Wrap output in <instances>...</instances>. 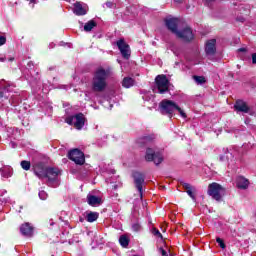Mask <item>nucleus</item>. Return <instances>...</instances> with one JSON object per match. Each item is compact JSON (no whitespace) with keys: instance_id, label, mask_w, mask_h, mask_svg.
Here are the masks:
<instances>
[{"instance_id":"36","label":"nucleus","mask_w":256,"mask_h":256,"mask_svg":"<svg viewBox=\"0 0 256 256\" xmlns=\"http://www.w3.org/2000/svg\"><path fill=\"white\" fill-rule=\"evenodd\" d=\"M103 9H105V7H107V9H113L115 7V4L113 2H106L102 5Z\"/></svg>"},{"instance_id":"1","label":"nucleus","mask_w":256,"mask_h":256,"mask_svg":"<svg viewBox=\"0 0 256 256\" xmlns=\"http://www.w3.org/2000/svg\"><path fill=\"white\" fill-rule=\"evenodd\" d=\"M111 72L109 69L100 67L94 71L91 89L85 90L84 100L85 101H95V93H103L107 89V79H109Z\"/></svg>"},{"instance_id":"21","label":"nucleus","mask_w":256,"mask_h":256,"mask_svg":"<svg viewBox=\"0 0 256 256\" xmlns=\"http://www.w3.org/2000/svg\"><path fill=\"white\" fill-rule=\"evenodd\" d=\"M7 135L9 139H21V131H19V128H7Z\"/></svg>"},{"instance_id":"26","label":"nucleus","mask_w":256,"mask_h":256,"mask_svg":"<svg viewBox=\"0 0 256 256\" xmlns=\"http://www.w3.org/2000/svg\"><path fill=\"white\" fill-rule=\"evenodd\" d=\"M133 85H135V79H133L131 77H125L122 80V87H124L125 89H131V87H133Z\"/></svg>"},{"instance_id":"55","label":"nucleus","mask_w":256,"mask_h":256,"mask_svg":"<svg viewBox=\"0 0 256 256\" xmlns=\"http://www.w3.org/2000/svg\"><path fill=\"white\" fill-rule=\"evenodd\" d=\"M49 70H50V71L53 70V67H50Z\"/></svg>"},{"instance_id":"30","label":"nucleus","mask_w":256,"mask_h":256,"mask_svg":"<svg viewBox=\"0 0 256 256\" xmlns=\"http://www.w3.org/2000/svg\"><path fill=\"white\" fill-rule=\"evenodd\" d=\"M142 99L143 101H153V99H155V96H153V94H151L150 92H145L142 95Z\"/></svg>"},{"instance_id":"37","label":"nucleus","mask_w":256,"mask_h":256,"mask_svg":"<svg viewBox=\"0 0 256 256\" xmlns=\"http://www.w3.org/2000/svg\"><path fill=\"white\" fill-rule=\"evenodd\" d=\"M216 242L218 243L219 247H221V249H225L226 245L225 242L223 241V239L221 238H216Z\"/></svg>"},{"instance_id":"43","label":"nucleus","mask_w":256,"mask_h":256,"mask_svg":"<svg viewBox=\"0 0 256 256\" xmlns=\"http://www.w3.org/2000/svg\"><path fill=\"white\" fill-rule=\"evenodd\" d=\"M0 202L3 204L9 203V198H0Z\"/></svg>"},{"instance_id":"52","label":"nucleus","mask_w":256,"mask_h":256,"mask_svg":"<svg viewBox=\"0 0 256 256\" xmlns=\"http://www.w3.org/2000/svg\"><path fill=\"white\" fill-rule=\"evenodd\" d=\"M239 51L243 52L245 51V48H240Z\"/></svg>"},{"instance_id":"48","label":"nucleus","mask_w":256,"mask_h":256,"mask_svg":"<svg viewBox=\"0 0 256 256\" xmlns=\"http://www.w3.org/2000/svg\"><path fill=\"white\" fill-rule=\"evenodd\" d=\"M49 225H50L51 227H53V225H55V222L53 221V219H50V220H49Z\"/></svg>"},{"instance_id":"10","label":"nucleus","mask_w":256,"mask_h":256,"mask_svg":"<svg viewBox=\"0 0 256 256\" xmlns=\"http://www.w3.org/2000/svg\"><path fill=\"white\" fill-rule=\"evenodd\" d=\"M68 158L76 165H85V154L79 149H73L68 153Z\"/></svg>"},{"instance_id":"4","label":"nucleus","mask_w":256,"mask_h":256,"mask_svg":"<svg viewBox=\"0 0 256 256\" xmlns=\"http://www.w3.org/2000/svg\"><path fill=\"white\" fill-rule=\"evenodd\" d=\"M22 75H24L30 87H32L33 93H37V90L41 89V78L39 77V73L35 70V64L31 61H29L27 67L22 70Z\"/></svg>"},{"instance_id":"28","label":"nucleus","mask_w":256,"mask_h":256,"mask_svg":"<svg viewBox=\"0 0 256 256\" xmlns=\"http://www.w3.org/2000/svg\"><path fill=\"white\" fill-rule=\"evenodd\" d=\"M51 89H55V87H53L49 82L42 83V93L44 95H47V93H49V91H51Z\"/></svg>"},{"instance_id":"16","label":"nucleus","mask_w":256,"mask_h":256,"mask_svg":"<svg viewBox=\"0 0 256 256\" xmlns=\"http://www.w3.org/2000/svg\"><path fill=\"white\" fill-rule=\"evenodd\" d=\"M13 85L6 84L0 87V99H9V93H11Z\"/></svg>"},{"instance_id":"54","label":"nucleus","mask_w":256,"mask_h":256,"mask_svg":"<svg viewBox=\"0 0 256 256\" xmlns=\"http://www.w3.org/2000/svg\"><path fill=\"white\" fill-rule=\"evenodd\" d=\"M109 109H113V104H110V107H109Z\"/></svg>"},{"instance_id":"39","label":"nucleus","mask_w":256,"mask_h":256,"mask_svg":"<svg viewBox=\"0 0 256 256\" xmlns=\"http://www.w3.org/2000/svg\"><path fill=\"white\" fill-rule=\"evenodd\" d=\"M158 251L162 256H169V254L165 251V249H163V247H160Z\"/></svg>"},{"instance_id":"12","label":"nucleus","mask_w":256,"mask_h":256,"mask_svg":"<svg viewBox=\"0 0 256 256\" xmlns=\"http://www.w3.org/2000/svg\"><path fill=\"white\" fill-rule=\"evenodd\" d=\"M135 187L138 190L140 197H143V185L145 184V175L141 172H134L132 175Z\"/></svg>"},{"instance_id":"18","label":"nucleus","mask_w":256,"mask_h":256,"mask_svg":"<svg viewBox=\"0 0 256 256\" xmlns=\"http://www.w3.org/2000/svg\"><path fill=\"white\" fill-rule=\"evenodd\" d=\"M20 233L25 237H31V235H33V226L29 223L22 224L20 227Z\"/></svg>"},{"instance_id":"17","label":"nucleus","mask_w":256,"mask_h":256,"mask_svg":"<svg viewBox=\"0 0 256 256\" xmlns=\"http://www.w3.org/2000/svg\"><path fill=\"white\" fill-rule=\"evenodd\" d=\"M87 203L91 207H97L101 204V198L89 193L87 195Z\"/></svg>"},{"instance_id":"6","label":"nucleus","mask_w":256,"mask_h":256,"mask_svg":"<svg viewBox=\"0 0 256 256\" xmlns=\"http://www.w3.org/2000/svg\"><path fill=\"white\" fill-rule=\"evenodd\" d=\"M155 82L156 84L153 88L154 93H160V95H163L164 93H168L171 88V83L169 82V79H167L166 75H158Z\"/></svg>"},{"instance_id":"19","label":"nucleus","mask_w":256,"mask_h":256,"mask_svg":"<svg viewBox=\"0 0 256 256\" xmlns=\"http://www.w3.org/2000/svg\"><path fill=\"white\" fill-rule=\"evenodd\" d=\"M236 187L238 189H247L249 187V180L243 176H238L236 178Z\"/></svg>"},{"instance_id":"49","label":"nucleus","mask_w":256,"mask_h":256,"mask_svg":"<svg viewBox=\"0 0 256 256\" xmlns=\"http://www.w3.org/2000/svg\"><path fill=\"white\" fill-rule=\"evenodd\" d=\"M5 61V57H0V62L3 63Z\"/></svg>"},{"instance_id":"45","label":"nucleus","mask_w":256,"mask_h":256,"mask_svg":"<svg viewBox=\"0 0 256 256\" xmlns=\"http://www.w3.org/2000/svg\"><path fill=\"white\" fill-rule=\"evenodd\" d=\"M252 63L256 65V53L252 54Z\"/></svg>"},{"instance_id":"42","label":"nucleus","mask_w":256,"mask_h":256,"mask_svg":"<svg viewBox=\"0 0 256 256\" xmlns=\"http://www.w3.org/2000/svg\"><path fill=\"white\" fill-rule=\"evenodd\" d=\"M23 127H29V120H22Z\"/></svg>"},{"instance_id":"13","label":"nucleus","mask_w":256,"mask_h":256,"mask_svg":"<svg viewBox=\"0 0 256 256\" xmlns=\"http://www.w3.org/2000/svg\"><path fill=\"white\" fill-rule=\"evenodd\" d=\"M235 157H237L236 153L229 149H226L224 151V154L220 155V161L222 163H228V165H231V163L235 162Z\"/></svg>"},{"instance_id":"41","label":"nucleus","mask_w":256,"mask_h":256,"mask_svg":"<svg viewBox=\"0 0 256 256\" xmlns=\"http://www.w3.org/2000/svg\"><path fill=\"white\" fill-rule=\"evenodd\" d=\"M9 145H10V147H11L12 149H15V148L17 147V142L11 140L10 143H9Z\"/></svg>"},{"instance_id":"22","label":"nucleus","mask_w":256,"mask_h":256,"mask_svg":"<svg viewBox=\"0 0 256 256\" xmlns=\"http://www.w3.org/2000/svg\"><path fill=\"white\" fill-rule=\"evenodd\" d=\"M84 215L88 223H95L99 219V212L87 211Z\"/></svg>"},{"instance_id":"14","label":"nucleus","mask_w":256,"mask_h":256,"mask_svg":"<svg viewBox=\"0 0 256 256\" xmlns=\"http://www.w3.org/2000/svg\"><path fill=\"white\" fill-rule=\"evenodd\" d=\"M215 45H217V40L215 39H211L206 43L205 52L208 57H211L214 53H216L217 48Z\"/></svg>"},{"instance_id":"32","label":"nucleus","mask_w":256,"mask_h":256,"mask_svg":"<svg viewBox=\"0 0 256 256\" xmlns=\"http://www.w3.org/2000/svg\"><path fill=\"white\" fill-rule=\"evenodd\" d=\"M38 197L39 199H41V201H47V198L49 197V194H47L45 192V190H40L38 193Z\"/></svg>"},{"instance_id":"9","label":"nucleus","mask_w":256,"mask_h":256,"mask_svg":"<svg viewBox=\"0 0 256 256\" xmlns=\"http://www.w3.org/2000/svg\"><path fill=\"white\" fill-rule=\"evenodd\" d=\"M66 123H68V125H73L75 129L81 131V129L85 127V115H83V113H78L70 116L66 119Z\"/></svg>"},{"instance_id":"31","label":"nucleus","mask_w":256,"mask_h":256,"mask_svg":"<svg viewBox=\"0 0 256 256\" xmlns=\"http://www.w3.org/2000/svg\"><path fill=\"white\" fill-rule=\"evenodd\" d=\"M21 167L24 169V171H29L31 169V162L23 160L21 162Z\"/></svg>"},{"instance_id":"2","label":"nucleus","mask_w":256,"mask_h":256,"mask_svg":"<svg viewBox=\"0 0 256 256\" xmlns=\"http://www.w3.org/2000/svg\"><path fill=\"white\" fill-rule=\"evenodd\" d=\"M155 141V135L150 134V135H145L140 137L137 140V143L139 145H144L146 147V152L144 159L148 163H155L156 165H161L164 161L163 157V149H160L159 147L151 144Z\"/></svg>"},{"instance_id":"27","label":"nucleus","mask_w":256,"mask_h":256,"mask_svg":"<svg viewBox=\"0 0 256 256\" xmlns=\"http://www.w3.org/2000/svg\"><path fill=\"white\" fill-rule=\"evenodd\" d=\"M95 27H97V22H95V20H90L84 25V31L89 33L90 31H93Z\"/></svg>"},{"instance_id":"25","label":"nucleus","mask_w":256,"mask_h":256,"mask_svg":"<svg viewBox=\"0 0 256 256\" xmlns=\"http://www.w3.org/2000/svg\"><path fill=\"white\" fill-rule=\"evenodd\" d=\"M35 176L39 179H46L47 178V168H35L34 169Z\"/></svg>"},{"instance_id":"38","label":"nucleus","mask_w":256,"mask_h":256,"mask_svg":"<svg viewBox=\"0 0 256 256\" xmlns=\"http://www.w3.org/2000/svg\"><path fill=\"white\" fill-rule=\"evenodd\" d=\"M5 43H7V38L5 36H0V47L5 45Z\"/></svg>"},{"instance_id":"5","label":"nucleus","mask_w":256,"mask_h":256,"mask_svg":"<svg viewBox=\"0 0 256 256\" xmlns=\"http://www.w3.org/2000/svg\"><path fill=\"white\" fill-rule=\"evenodd\" d=\"M159 111L162 115H168V117H173V113L178 111L183 119H187V114L185 111H183L181 107H178V105L171 100H162L159 104Z\"/></svg>"},{"instance_id":"46","label":"nucleus","mask_w":256,"mask_h":256,"mask_svg":"<svg viewBox=\"0 0 256 256\" xmlns=\"http://www.w3.org/2000/svg\"><path fill=\"white\" fill-rule=\"evenodd\" d=\"M48 47H49V49H54L55 48V43H50Z\"/></svg>"},{"instance_id":"24","label":"nucleus","mask_w":256,"mask_h":256,"mask_svg":"<svg viewBox=\"0 0 256 256\" xmlns=\"http://www.w3.org/2000/svg\"><path fill=\"white\" fill-rule=\"evenodd\" d=\"M0 173L4 179H9V177L13 175V169H11L9 166H4L0 168Z\"/></svg>"},{"instance_id":"53","label":"nucleus","mask_w":256,"mask_h":256,"mask_svg":"<svg viewBox=\"0 0 256 256\" xmlns=\"http://www.w3.org/2000/svg\"><path fill=\"white\" fill-rule=\"evenodd\" d=\"M14 60H15V58H13V57L9 58V61H14Z\"/></svg>"},{"instance_id":"51","label":"nucleus","mask_w":256,"mask_h":256,"mask_svg":"<svg viewBox=\"0 0 256 256\" xmlns=\"http://www.w3.org/2000/svg\"><path fill=\"white\" fill-rule=\"evenodd\" d=\"M91 107H93V109H99V106L91 105Z\"/></svg>"},{"instance_id":"44","label":"nucleus","mask_w":256,"mask_h":256,"mask_svg":"<svg viewBox=\"0 0 256 256\" xmlns=\"http://www.w3.org/2000/svg\"><path fill=\"white\" fill-rule=\"evenodd\" d=\"M57 89H65L67 91V89H69V86L67 85H60L57 87Z\"/></svg>"},{"instance_id":"35","label":"nucleus","mask_w":256,"mask_h":256,"mask_svg":"<svg viewBox=\"0 0 256 256\" xmlns=\"http://www.w3.org/2000/svg\"><path fill=\"white\" fill-rule=\"evenodd\" d=\"M132 230L135 232L141 231V224H139V222L132 224Z\"/></svg>"},{"instance_id":"56","label":"nucleus","mask_w":256,"mask_h":256,"mask_svg":"<svg viewBox=\"0 0 256 256\" xmlns=\"http://www.w3.org/2000/svg\"><path fill=\"white\" fill-rule=\"evenodd\" d=\"M85 167H89V165H88V164H86V165H85Z\"/></svg>"},{"instance_id":"33","label":"nucleus","mask_w":256,"mask_h":256,"mask_svg":"<svg viewBox=\"0 0 256 256\" xmlns=\"http://www.w3.org/2000/svg\"><path fill=\"white\" fill-rule=\"evenodd\" d=\"M194 81H196L198 83V85H203V83H205V77L194 76Z\"/></svg>"},{"instance_id":"20","label":"nucleus","mask_w":256,"mask_h":256,"mask_svg":"<svg viewBox=\"0 0 256 256\" xmlns=\"http://www.w3.org/2000/svg\"><path fill=\"white\" fill-rule=\"evenodd\" d=\"M74 13L75 15H87V7L81 2H76L74 4Z\"/></svg>"},{"instance_id":"15","label":"nucleus","mask_w":256,"mask_h":256,"mask_svg":"<svg viewBox=\"0 0 256 256\" xmlns=\"http://www.w3.org/2000/svg\"><path fill=\"white\" fill-rule=\"evenodd\" d=\"M234 109L238 112V113H249V106H247V103H245L242 100H237L235 105H234Z\"/></svg>"},{"instance_id":"11","label":"nucleus","mask_w":256,"mask_h":256,"mask_svg":"<svg viewBox=\"0 0 256 256\" xmlns=\"http://www.w3.org/2000/svg\"><path fill=\"white\" fill-rule=\"evenodd\" d=\"M116 45L123 57V59H130L131 58V47L129 46V44H127V42H125V39H119L116 42Z\"/></svg>"},{"instance_id":"8","label":"nucleus","mask_w":256,"mask_h":256,"mask_svg":"<svg viewBox=\"0 0 256 256\" xmlns=\"http://www.w3.org/2000/svg\"><path fill=\"white\" fill-rule=\"evenodd\" d=\"M61 171L59 168L49 167L46 171V179H48L47 184L49 187H59V175Z\"/></svg>"},{"instance_id":"23","label":"nucleus","mask_w":256,"mask_h":256,"mask_svg":"<svg viewBox=\"0 0 256 256\" xmlns=\"http://www.w3.org/2000/svg\"><path fill=\"white\" fill-rule=\"evenodd\" d=\"M183 188L186 189L187 195L192 198V200L197 201V198L195 197V187L191 186L189 183H183Z\"/></svg>"},{"instance_id":"34","label":"nucleus","mask_w":256,"mask_h":256,"mask_svg":"<svg viewBox=\"0 0 256 256\" xmlns=\"http://www.w3.org/2000/svg\"><path fill=\"white\" fill-rule=\"evenodd\" d=\"M152 234L155 237H158V239H163V234H161V232L157 228L152 229Z\"/></svg>"},{"instance_id":"7","label":"nucleus","mask_w":256,"mask_h":256,"mask_svg":"<svg viewBox=\"0 0 256 256\" xmlns=\"http://www.w3.org/2000/svg\"><path fill=\"white\" fill-rule=\"evenodd\" d=\"M208 195L215 201H220L225 195V188L217 182H213L208 186Z\"/></svg>"},{"instance_id":"29","label":"nucleus","mask_w":256,"mask_h":256,"mask_svg":"<svg viewBox=\"0 0 256 256\" xmlns=\"http://www.w3.org/2000/svg\"><path fill=\"white\" fill-rule=\"evenodd\" d=\"M119 243L122 247H129V238H127L125 235H122L119 238Z\"/></svg>"},{"instance_id":"47","label":"nucleus","mask_w":256,"mask_h":256,"mask_svg":"<svg viewBox=\"0 0 256 256\" xmlns=\"http://www.w3.org/2000/svg\"><path fill=\"white\" fill-rule=\"evenodd\" d=\"M85 219H86V218L80 216V217H79L80 223H85Z\"/></svg>"},{"instance_id":"40","label":"nucleus","mask_w":256,"mask_h":256,"mask_svg":"<svg viewBox=\"0 0 256 256\" xmlns=\"http://www.w3.org/2000/svg\"><path fill=\"white\" fill-rule=\"evenodd\" d=\"M30 7L33 9L35 7V4L38 3V0H28Z\"/></svg>"},{"instance_id":"3","label":"nucleus","mask_w":256,"mask_h":256,"mask_svg":"<svg viewBox=\"0 0 256 256\" xmlns=\"http://www.w3.org/2000/svg\"><path fill=\"white\" fill-rule=\"evenodd\" d=\"M179 19L177 18H168L165 20V25L169 31L174 33L176 37H179V39H182V41H193L195 34H193V30L189 27H185L182 30H179Z\"/></svg>"},{"instance_id":"50","label":"nucleus","mask_w":256,"mask_h":256,"mask_svg":"<svg viewBox=\"0 0 256 256\" xmlns=\"http://www.w3.org/2000/svg\"><path fill=\"white\" fill-rule=\"evenodd\" d=\"M183 0H174V3H181Z\"/></svg>"}]
</instances>
